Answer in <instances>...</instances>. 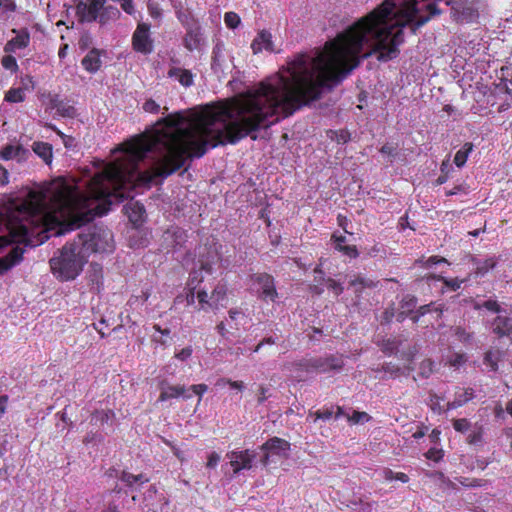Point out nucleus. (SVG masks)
I'll return each instance as SVG.
<instances>
[{
	"label": "nucleus",
	"instance_id": "obj_1",
	"mask_svg": "<svg viewBox=\"0 0 512 512\" xmlns=\"http://www.w3.org/2000/svg\"><path fill=\"white\" fill-rule=\"evenodd\" d=\"M451 0H385L328 42L315 55L298 54L288 64V75L276 74L265 81V128L292 115L303 105L321 97L346 78L362 59L375 56L388 62L400 54L403 27L427 23Z\"/></svg>",
	"mask_w": 512,
	"mask_h": 512
},
{
	"label": "nucleus",
	"instance_id": "obj_2",
	"mask_svg": "<svg viewBox=\"0 0 512 512\" xmlns=\"http://www.w3.org/2000/svg\"><path fill=\"white\" fill-rule=\"evenodd\" d=\"M88 256L76 239L65 244L49 261L53 275L61 281L74 280L83 270Z\"/></svg>",
	"mask_w": 512,
	"mask_h": 512
},
{
	"label": "nucleus",
	"instance_id": "obj_3",
	"mask_svg": "<svg viewBox=\"0 0 512 512\" xmlns=\"http://www.w3.org/2000/svg\"><path fill=\"white\" fill-rule=\"evenodd\" d=\"M76 240L89 257L92 253L111 252L114 248L113 234L108 228L94 226L86 234H78Z\"/></svg>",
	"mask_w": 512,
	"mask_h": 512
},
{
	"label": "nucleus",
	"instance_id": "obj_4",
	"mask_svg": "<svg viewBox=\"0 0 512 512\" xmlns=\"http://www.w3.org/2000/svg\"><path fill=\"white\" fill-rule=\"evenodd\" d=\"M150 25L139 23L132 36V45L135 51L150 54L153 50V41L149 34Z\"/></svg>",
	"mask_w": 512,
	"mask_h": 512
},
{
	"label": "nucleus",
	"instance_id": "obj_5",
	"mask_svg": "<svg viewBox=\"0 0 512 512\" xmlns=\"http://www.w3.org/2000/svg\"><path fill=\"white\" fill-rule=\"evenodd\" d=\"M106 0H92L88 5L84 1H79L76 5V15L80 22H93L98 18L100 10L103 8Z\"/></svg>",
	"mask_w": 512,
	"mask_h": 512
},
{
	"label": "nucleus",
	"instance_id": "obj_6",
	"mask_svg": "<svg viewBox=\"0 0 512 512\" xmlns=\"http://www.w3.org/2000/svg\"><path fill=\"white\" fill-rule=\"evenodd\" d=\"M226 457L230 460L234 473L237 474L243 469L249 470L252 468V462L256 454L250 450L231 451L226 454Z\"/></svg>",
	"mask_w": 512,
	"mask_h": 512
},
{
	"label": "nucleus",
	"instance_id": "obj_7",
	"mask_svg": "<svg viewBox=\"0 0 512 512\" xmlns=\"http://www.w3.org/2000/svg\"><path fill=\"white\" fill-rule=\"evenodd\" d=\"M252 281L259 286V291H261L260 297L263 299H270L274 301L278 293L275 288L274 278L267 273H257L252 275Z\"/></svg>",
	"mask_w": 512,
	"mask_h": 512
},
{
	"label": "nucleus",
	"instance_id": "obj_8",
	"mask_svg": "<svg viewBox=\"0 0 512 512\" xmlns=\"http://www.w3.org/2000/svg\"><path fill=\"white\" fill-rule=\"evenodd\" d=\"M171 66L167 72V76L171 79L176 80L183 87H191L194 84V74L188 70L181 67H178L179 60L175 58H171Z\"/></svg>",
	"mask_w": 512,
	"mask_h": 512
},
{
	"label": "nucleus",
	"instance_id": "obj_9",
	"mask_svg": "<svg viewBox=\"0 0 512 512\" xmlns=\"http://www.w3.org/2000/svg\"><path fill=\"white\" fill-rule=\"evenodd\" d=\"M343 366V359L336 356L316 357L312 361L313 372L326 373L332 370H341Z\"/></svg>",
	"mask_w": 512,
	"mask_h": 512
},
{
	"label": "nucleus",
	"instance_id": "obj_10",
	"mask_svg": "<svg viewBox=\"0 0 512 512\" xmlns=\"http://www.w3.org/2000/svg\"><path fill=\"white\" fill-rule=\"evenodd\" d=\"M491 326L498 338L512 337V317L500 314L493 319Z\"/></svg>",
	"mask_w": 512,
	"mask_h": 512
},
{
	"label": "nucleus",
	"instance_id": "obj_11",
	"mask_svg": "<svg viewBox=\"0 0 512 512\" xmlns=\"http://www.w3.org/2000/svg\"><path fill=\"white\" fill-rule=\"evenodd\" d=\"M290 443L279 437H272L268 439L262 446L261 449L268 451L272 454L287 457L290 451Z\"/></svg>",
	"mask_w": 512,
	"mask_h": 512
},
{
	"label": "nucleus",
	"instance_id": "obj_12",
	"mask_svg": "<svg viewBox=\"0 0 512 512\" xmlns=\"http://www.w3.org/2000/svg\"><path fill=\"white\" fill-rule=\"evenodd\" d=\"M452 10V16L460 22H471L475 20L478 16L477 10L472 6H466L462 3L451 1L450 4Z\"/></svg>",
	"mask_w": 512,
	"mask_h": 512
},
{
	"label": "nucleus",
	"instance_id": "obj_13",
	"mask_svg": "<svg viewBox=\"0 0 512 512\" xmlns=\"http://www.w3.org/2000/svg\"><path fill=\"white\" fill-rule=\"evenodd\" d=\"M251 49L254 54L260 53L262 50L275 52L271 33L267 30H261L252 41Z\"/></svg>",
	"mask_w": 512,
	"mask_h": 512
},
{
	"label": "nucleus",
	"instance_id": "obj_14",
	"mask_svg": "<svg viewBox=\"0 0 512 512\" xmlns=\"http://www.w3.org/2000/svg\"><path fill=\"white\" fill-rule=\"evenodd\" d=\"M161 393L159 395L158 401H167L172 398H178L183 396L184 398H190L191 395H186L185 386H171L166 381H162L160 384Z\"/></svg>",
	"mask_w": 512,
	"mask_h": 512
},
{
	"label": "nucleus",
	"instance_id": "obj_15",
	"mask_svg": "<svg viewBox=\"0 0 512 512\" xmlns=\"http://www.w3.org/2000/svg\"><path fill=\"white\" fill-rule=\"evenodd\" d=\"M24 249L20 246L12 248V250L5 256L0 258V274L7 272L16 264L22 261Z\"/></svg>",
	"mask_w": 512,
	"mask_h": 512
},
{
	"label": "nucleus",
	"instance_id": "obj_16",
	"mask_svg": "<svg viewBox=\"0 0 512 512\" xmlns=\"http://www.w3.org/2000/svg\"><path fill=\"white\" fill-rule=\"evenodd\" d=\"M125 213L127 214L129 220L134 225H140L144 221L145 217V208L144 205L137 201H129L124 206Z\"/></svg>",
	"mask_w": 512,
	"mask_h": 512
},
{
	"label": "nucleus",
	"instance_id": "obj_17",
	"mask_svg": "<svg viewBox=\"0 0 512 512\" xmlns=\"http://www.w3.org/2000/svg\"><path fill=\"white\" fill-rule=\"evenodd\" d=\"M30 42V35L27 30H21L17 32L16 37L11 39L7 42L5 45L4 50L6 52H14L17 49H23L26 48L29 45Z\"/></svg>",
	"mask_w": 512,
	"mask_h": 512
},
{
	"label": "nucleus",
	"instance_id": "obj_18",
	"mask_svg": "<svg viewBox=\"0 0 512 512\" xmlns=\"http://www.w3.org/2000/svg\"><path fill=\"white\" fill-rule=\"evenodd\" d=\"M84 69L90 73H95L101 67L100 51L96 48L90 50L81 61Z\"/></svg>",
	"mask_w": 512,
	"mask_h": 512
},
{
	"label": "nucleus",
	"instance_id": "obj_19",
	"mask_svg": "<svg viewBox=\"0 0 512 512\" xmlns=\"http://www.w3.org/2000/svg\"><path fill=\"white\" fill-rule=\"evenodd\" d=\"M202 38H201V32L200 27L195 28H189L187 30V33L183 39V44L186 49L189 51L196 50L200 47Z\"/></svg>",
	"mask_w": 512,
	"mask_h": 512
},
{
	"label": "nucleus",
	"instance_id": "obj_20",
	"mask_svg": "<svg viewBox=\"0 0 512 512\" xmlns=\"http://www.w3.org/2000/svg\"><path fill=\"white\" fill-rule=\"evenodd\" d=\"M378 282L374 281L370 278L364 277L362 275H357L354 279L349 282V286L354 288V293L356 296H360L364 289L375 288Z\"/></svg>",
	"mask_w": 512,
	"mask_h": 512
},
{
	"label": "nucleus",
	"instance_id": "obj_21",
	"mask_svg": "<svg viewBox=\"0 0 512 512\" xmlns=\"http://www.w3.org/2000/svg\"><path fill=\"white\" fill-rule=\"evenodd\" d=\"M32 150L38 155L46 164H50L53 158L52 145L46 142H34Z\"/></svg>",
	"mask_w": 512,
	"mask_h": 512
},
{
	"label": "nucleus",
	"instance_id": "obj_22",
	"mask_svg": "<svg viewBox=\"0 0 512 512\" xmlns=\"http://www.w3.org/2000/svg\"><path fill=\"white\" fill-rule=\"evenodd\" d=\"M119 479L131 489L135 488L136 484L142 485L149 481L144 474L134 475L127 471H122Z\"/></svg>",
	"mask_w": 512,
	"mask_h": 512
},
{
	"label": "nucleus",
	"instance_id": "obj_23",
	"mask_svg": "<svg viewBox=\"0 0 512 512\" xmlns=\"http://www.w3.org/2000/svg\"><path fill=\"white\" fill-rule=\"evenodd\" d=\"M403 340L399 337L384 339L381 344V350L387 355L397 354Z\"/></svg>",
	"mask_w": 512,
	"mask_h": 512
},
{
	"label": "nucleus",
	"instance_id": "obj_24",
	"mask_svg": "<svg viewBox=\"0 0 512 512\" xmlns=\"http://www.w3.org/2000/svg\"><path fill=\"white\" fill-rule=\"evenodd\" d=\"M52 108L56 109L57 113L63 117L72 118L76 115V110L73 106L64 102L63 100L53 99L51 101Z\"/></svg>",
	"mask_w": 512,
	"mask_h": 512
},
{
	"label": "nucleus",
	"instance_id": "obj_25",
	"mask_svg": "<svg viewBox=\"0 0 512 512\" xmlns=\"http://www.w3.org/2000/svg\"><path fill=\"white\" fill-rule=\"evenodd\" d=\"M473 398V389L467 388L462 394L456 395L455 399L447 404V409H456L461 407Z\"/></svg>",
	"mask_w": 512,
	"mask_h": 512
},
{
	"label": "nucleus",
	"instance_id": "obj_26",
	"mask_svg": "<svg viewBox=\"0 0 512 512\" xmlns=\"http://www.w3.org/2000/svg\"><path fill=\"white\" fill-rule=\"evenodd\" d=\"M226 292H227V289L224 284H220V283L217 284L216 287L212 291V294L210 297L211 303L209 304V306L211 308L217 309L219 303L225 299Z\"/></svg>",
	"mask_w": 512,
	"mask_h": 512
},
{
	"label": "nucleus",
	"instance_id": "obj_27",
	"mask_svg": "<svg viewBox=\"0 0 512 512\" xmlns=\"http://www.w3.org/2000/svg\"><path fill=\"white\" fill-rule=\"evenodd\" d=\"M472 149L473 145L471 143H465L463 147L457 151L454 157V163L457 167H462L466 163L468 155Z\"/></svg>",
	"mask_w": 512,
	"mask_h": 512
},
{
	"label": "nucleus",
	"instance_id": "obj_28",
	"mask_svg": "<svg viewBox=\"0 0 512 512\" xmlns=\"http://www.w3.org/2000/svg\"><path fill=\"white\" fill-rule=\"evenodd\" d=\"M312 361L313 358H303L290 363V368L297 372H313Z\"/></svg>",
	"mask_w": 512,
	"mask_h": 512
},
{
	"label": "nucleus",
	"instance_id": "obj_29",
	"mask_svg": "<svg viewBox=\"0 0 512 512\" xmlns=\"http://www.w3.org/2000/svg\"><path fill=\"white\" fill-rule=\"evenodd\" d=\"M482 440H483V428H482V426L475 424L473 426V429L467 436V442L470 445H478V444L482 443Z\"/></svg>",
	"mask_w": 512,
	"mask_h": 512
},
{
	"label": "nucleus",
	"instance_id": "obj_30",
	"mask_svg": "<svg viewBox=\"0 0 512 512\" xmlns=\"http://www.w3.org/2000/svg\"><path fill=\"white\" fill-rule=\"evenodd\" d=\"M417 302L418 301L415 296L407 294L402 298L400 302V309L408 312L409 314H413L417 306Z\"/></svg>",
	"mask_w": 512,
	"mask_h": 512
},
{
	"label": "nucleus",
	"instance_id": "obj_31",
	"mask_svg": "<svg viewBox=\"0 0 512 512\" xmlns=\"http://www.w3.org/2000/svg\"><path fill=\"white\" fill-rule=\"evenodd\" d=\"M500 352L487 351L484 356V363L490 367L491 371L498 370V360Z\"/></svg>",
	"mask_w": 512,
	"mask_h": 512
},
{
	"label": "nucleus",
	"instance_id": "obj_32",
	"mask_svg": "<svg viewBox=\"0 0 512 512\" xmlns=\"http://www.w3.org/2000/svg\"><path fill=\"white\" fill-rule=\"evenodd\" d=\"M5 100L11 103H18L24 101V92L21 88L10 89L6 95Z\"/></svg>",
	"mask_w": 512,
	"mask_h": 512
},
{
	"label": "nucleus",
	"instance_id": "obj_33",
	"mask_svg": "<svg viewBox=\"0 0 512 512\" xmlns=\"http://www.w3.org/2000/svg\"><path fill=\"white\" fill-rule=\"evenodd\" d=\"M24 151L21 146L14 147L12 145L5 146L1 151V157L4 160L12 159L20 154V152Z\"/></svg>",
	"mask_w": 512,
	"mask_h": 512
},
{
	"label": "nucleus",
	"instance_id": "obj_34",
	"mask_svg": "<svg viewBox=\"0 0 512 512\" xmlns=\"http://www.w3.org/2000/svg\"><path fill=\"white\" fill-rule=\"evenodd\" d=\"M434 363L430 359H425L420 363L418 375L423 378H429L434 371Z\"/></svg>",
	"mask_w": 512,
	"mask_h": 512
},
{
	"label": "nucleus",
	"instance_id": "obj_35",
	"mask_svg": "<svg viewBox=\"0 0 512 512\" xmlns=\"http://www.w3.org/2000/svg\"><path fill=\"white\" fill-rule=\"evenodd\" d=\"M89 278L93 283L98 284L102 278V266L98 263H91L89 270Z\"/></svg>",
	"mask_w": 512,
	"mask_h": 512
},
{
	"label": "nucleus",
	"instance_id": "obj_36",
	"mask_svg": "<svg viewBox=\"0 0 512 512\" xmlns=\"http://www.w3.org/2000/svg\"><path fill=\"white\" fill-rule=\"evenodd\" d=\"M453 333L459 341L464 343H470L473 339V333L466 331V329L461 326H456L453 329Z\"/></svg>",
	"mask_w": 512,
	"mask_h": 512
},
{
	"label": "nucleus",
	"instance_id": "obj_37",
	"mask_svg": "<svg viewBox=\"0 0 512 512\" xmlns=\"http://www.w3.org/2000/svg\"><path fill=\"white\" fill-rule=\"evenodd\" d=\"M373 502H364L362 498L352 499L347 506H358L359 512H371L373 509Z\"/></svg>",
	"mask_w": 512,
	"mask_h": 512
},
{
	"label": "nucleus",
	"instance_id": "obj_38",
	"mask_svg": "<svg viewBox=\"0 0 512 512\" xmlns=\"http://www.w3.org/2000/svg\"><path fill=\"white\" fill-rule=\"evenodd\" d=\"M347 419L353 424H358L368 422L371 419V416L366 412L354 411L351 416L347 415Z\"/></svg>",
	"mask_w": 512,
	"mask_h": 512
},
{
	"label": "nucleus",
	"instance_id": "obj_39",
	"mask_svg": "<svg viewBox=\"0 0 512 512\" xmlns=\"http://www.w3.org/2000/svg\"><path fill=\"white\" fill-rule=\"evenodd\" d=\"M329 137L338 143H347L350 140V133L346 130L329 131Z\"/></svg>",
	"mask_w": 512,
	"mask_h": 512
},
{
	"label": "nucleus",
	"instance_id": "obj_40",
	"mask_svg": "<svg viewBox=\"0 0 512 512\" xmlns=\"http://www.w3.org/2000/svg\"><path fill=\"white\" fill-rule=\"evenodd\" d=\"M147 8L149 15L155 20H161L162 18V9L160 8L157 2L149 0L147 3Z\"/></svg>",
	"mask_w": 512,
	"mask_h": 512
},
{
	"label": "nucleus",
	"instance_id": "obj_41",
	"mask_svg": "<svg viewBox=\"0 0 512 512\" xmlns=\"http://www.w3.org/2000/svg\"><path fill=\"white\" fill-rule=\"evenodd\" d=\"M384 477L386 480H399L403 483H407L409 481V477L402 472L395 473L390 469H386L384 472Z\"/></svg>",
	"mask_w": 512,
	"mask_h": 512
},
{
	"label": "nucleus",
	"instance_id": "obj_42",
	"mask_svg": "<svg viewBox=\"0 0 512 512\" xmlns=\"http://www.w3.org/2000/svg\"><path fill=\"white\" fill-rule=\"evenodd\" d=\"M224 21L227 27L235 29L240 24V17L235 12H227Z\"/></svg>",
	"mask_w": 512,
	"mask_h": 512
},
{
	"label": "nucleus",
	"instance_id": "obj_43",
	"mask_svg": "<svg viewBox=\"0 0 512 512\" xmlns=\"http://www.w3.org/2000/svg\"><path fill=\"white\" fill-rule=\"evenodd\" d=\"M481 307L486 308L489 311L498 313L499 315L504 311L499 303L495 300H486L483 302ZM476 309L480 308V305L475 306Z\"/></svg>",
	"mask_w": 512,
	"mask_h": 512
},
{
	"label": "nucleus",
	"instance_id": "obj_44",
	"mask_svg": "<svg viewBox=\"0 0 512 512\" xmlns=\"http://www.w3.org/2000/svg\"><path fill=\"white\" fill-rule=\"evenodd\" d=\"M453 427L456 431L465 433L469 430L471 424L466 418H461L453 420Z\"/></svg>",
	"mask_w": 512,
	"mask_h": 512
},
{
	"label": "nucleus",
	"instance_id": "obj_45",
	"mask_svg": "<svg viewBox=\"0 0 512 512\" xmlns=\"http://www.w3.org/2000/svg\"><path fill=\"white\" fill-rule=\"evenodd\" d=\"M376 371H384L385 373H389L391 376H398L401 373V368L392 363H384L380 369Z\"/></svg>",
	"mask_w": 512,
	"mask_h": 512
},
{
	"label": "nucleus",
	"instance_id": "obj_46",
	"mask_svg": "<svg viewBox=\"0 0 512 512\" xmlns=\"http://www.w3.org/2000/svg\"><path fill=\"white\" fill-rule=\"evenodd\" d=\"M115 413L113 410H102V411H96L93 414V417H96L98 421L101 423L107 422L111 417H114Z\"/></svg>",
	"mask_w": 512,
	"mask_h": 512
},
{
	"label": "nucleus",
	"instance_id": "obj_47",
	"mask_svg": "<svg viewBox=\"0 0 512 512\" xmlns=\"http://www.w3.org/2000/svg\"><path fill=\"white\" fill-rule=\"evenodd\" d=\"M107 13H111L114 17H116V16H118L120 14L119 10L117 8H115V7L109 6V7L105 8V10L102 13L98 14V18H97V20L101 24L106 23V21H107L106 14Z\"/></svg>",
	"mask_w": 512,
	"mask_h": 512
},
{
	"label": "nucleus",
	"instance_id": "obj_48",
	"mask_svg": "<svg viewBox=\"0 0 512 512\" xmlns=\"http://www.w3.org/2000/svg\"><path fill=\"white\" fill-rule=\"evenodd\" d=\"M143 110L148 113L156 114L160 111V105L153 99H147L143 104Z\"/></svg>",
	"mask_w": 512,
	"mask_h": 512
},
{
	"label": "nucleus",
	"instance_id": "obj_49",
	"mask_svg": "<svg viewBox=\"0 0 512 512\" xmlns=\"http://www.w3.org/2000/svg\"><path fill=\"white\" fill-rule=\"evenodd\" d=\"M333 415V411L331 409H326L324 411H316V412H312L310 411L309 413V416H314L315 417V421L318 420V419H322V420H329Z\"/></svg>",
	"mask_w": 512,
	"mask_h": 512
},
{
	"label": "nucleus",
	"instance_id": "obj_50",
	"mask_svg": "<svg viewBox=\"0 0 512 512\" xmlns=\"http://www.w3.org/2000/svg\"><path fill=\"white\" fill-rule=\"evenodd\" d=\"M326 282L328 284V288L331 289L336 295H340L343 292L342 285L335 280L328 278Z\"/></svg>",
	"mask_w": 512,
	"mask_h": 512
},
{
	"label": "nucleus",
	"instance_id": "obj_51",
	"mask_svg": "<svg viewBox=\"0 0 512 512\" xmlns=\"http://www.w3.org/2000/svg\"><path fill=\"white\" fill-rule=\"evenodd\" d=\"M220 461V455L216 452H212L208 456V460L206 463L207 468H215Z\"/></svg>",
	"mask_w": 512,
	"mask_h": 512
},
{
	"label": "nucleus",
	"instance_id": "obj_52",
	"mask_svg": "<svg viewBox=\"0 0 512 512\" xmlns=\"http://www.w3.org/2000/svg\"><path fill=\"white\" fill-rule=\"evenodd\" d=\"M2 65L9 70H15L17 68L16 59L12 56H6L2 59Z\"/></svg>",
	"mask_w": 512,
	"mask_h": 512
},
{
	"label": "nucleus",
	"instance_id": "obj_53",
	"mask_svg": "<svg viewBox=\"0 0 512 512\" xmlns=\"http://www.w3.org/2000/svg\"><path fill=\"white\" fill-rule=\"evenodd\" d=\"M395 316L394 307H388L385 309V311L382 314V321L385 323H390Z\"/></svg>",
	"mask_w": 512,
	"mask_h": 512
},
{
	"label": "nucleus",
	"instance_id": "obj_54",
	"mask_svg": "<svg viewBox=\"0 0 512 512\" xmlns=\"http://www.w3.org/2000/svg\"><path fill=\"white\" fill-rule=\"evenodd\" d=\"M220 382L227 383L230 385L231 388H234L237 390H242L244 388V384L242 381H233L231 379H220L218 381V384H220Z\"/></svg>",
	"mask_w": 512,
	"mask_h": 512
},
{
	"label": "nucleus",
	"instance_id": "obj_55",
	"mask_svg": "<svg viewBox=\"0 0 512 512\" xmlns=\"http://www.w3.org/2000/svg\"><path fill=\"white\" fill-rule=\"evenodd\" d=\"M192 354V348L191 347H186V348H183L182 350H180L178 353H176L175 357L179 360H186L188 359Z\"/></svg>",
	"mask_w": 512,
	"mask_h": 512
},
{
	"label": "nucleus",
	"instance_id": "obj_56",
	"mask_svg": "<svg viewBox=\"0 0 512 512\" xmlns=\"http://www.w3.org/2000/svg\"><path fill=\"white\" fill-rule=\"evenodd\" d=\"M268 392H269L268 388H266L264 386H260L259 387V394H258V397H257L258 404L264 403V401L267 400L268 397H270V395L267 394Z\"/></svg>",
	"mask_w": 512,
	"mask_h": 512
},
{
	"label": "nucleus",
	"instance_id": "obj_57",
	"mask_svg": "<svg viewBox=\"0 0 512 512\" xmlns=\"http://www.w3.org/2000/svg\"><path fill=\"white\" fill-rule=\"evenodd\" d=\"M190 389L197 395H199V401L201 400V396L203 393H205L208 389V386L206 384H197L192 385Z\"/></svg>",
	"mask_w": 512,
	"mask_h": 512
},
{
	"label": "nucleus",
	"instance_id": "obj_58",
	"mask_svg": "<svg viewBox=\"0 0 512 512\" xmlns=\"http://www.w3.org/2000/svg\"><path fill=\"white\" fill-rule=\"evenodd\" d=\"M380 152L382 154L394 157L396 155V148L393 145L387 143L381 147Z\"/></svg>",
	"mask_w": 512,
	"mask_h": 512
},
{
	"label": "nucleus",
	"instance_id": "obj_59",
	"mask_svg": "<svg viewBox=\"0 0 512 512\" xmlns=\"http://www.w3.org/2000/svg\"><path fill=\"white\" fill-rule=\"evenodd\" d=\"M57 134L60 135V137L63 139L64 146L66 148H71L74 146V138L71 136H67L63 134L61 131H57Z\"/></svg>",
	"mask_w": 512,
	"mask_h": 512
},
{
	"label": "nucleus",
	"instance_id": "obj_60",
	"mask_svg": "<svg viewBox=\"0 0 512 512\" xmlns=\"http://www.w3.org/2000/svg\"><path fill=\"white\" fill-rule=\"evenodd\" d=\"M338 250L343 251L345 254L351 257H357L358 251L355 246H342Z\"/></svg>",
	"mask_w": 512,
	"mask_h": 512
},
{
	"label": "nucleus",
	"instance_id": "obj_61",
	"mask_svg": "<svg viewBox=\"0 0 512 512\" xmlns=\"http://www.w3.org/2000/svg\"><path fill=\"white\" fill-rule=\"evenodd\" d=\"M90 42H91V36L89 35V33H84L79 40V46L82 49H86V48H88Z\"/></svg>",
	"mask_w": 512,
	"mask_h": 512
},
{
	"label": "nucleus",
	"instance_id": "obj_62",
	"mask_svg": "<svg viewBox=\"0 0 512 512\" xmlns=\"http://www.w3.org/2000/svg\"><path fill=\"white\" fill-rule=\"evenodd\" d=\"M447 260L445 258H442V257H438V256H431L425 263V267H430L434 264H438V263H442V262H446Z\"/></svg>",
	"mask_w": 512,
	"mask_h": 512
},
{
	"label": "nucleus",
	"instance_id": "obj_63",
	"mask_svg": "<svg viewBox=\"0 0 512 512\" xmlns=\"http://www.w3.org/2000/svg\"><path fill=\"white\" fill-rule=\"evenodd\" d=\"M0 6H3L9 11H14L16 9V5L12 0H0Z\"/></svg>",
	"mask_w": 512,
	"mask_h": 512
},
{
	"label": "nucleus",
	"instance_id": "obj_64",
	"mask_svg": "<svg viewBox=\"0 0 512 512\" xmlns=\"http://www.w3.org/2000/svg\"><path fill=\"white\" fill-rule=\"evenodd\" d=\"M197 298H198V301L201 303V304H207L209 305L210 303L208 302V294L206 291L202 290V291H199L197 293Z\"/></svg>",
	"mask_w": 512,
	"mask_h": 512
}]
</instances>
